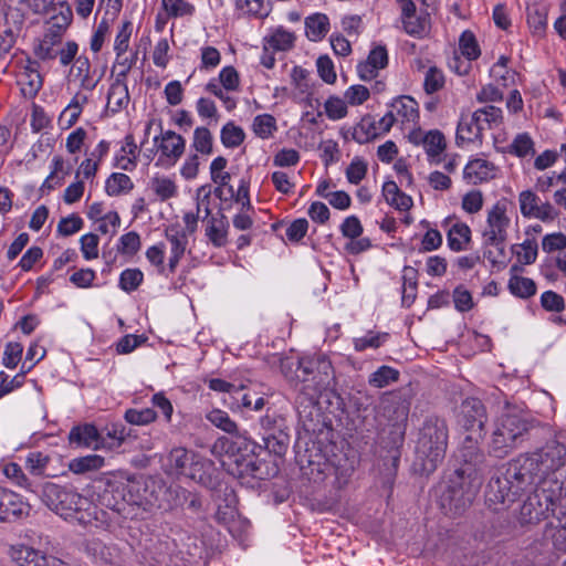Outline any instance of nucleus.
Returning a JSON list of instances; mask_svg holds the SVG:
<instances>
[{
	"instance_id": "42",
	"label": "nucleus",
	"mask_w": 566,
	"mask_h": 566,
	"mask_svg": "<svg viewBox=\"0 0 566 566\" xmlns=\"http://www.w3.org/2000/svg\"><path fill=\"white\" fill-rule=\"evenodd\" d=\"M134 184L129 176L122 172H113L105 182V191L111 197H117L129 192Z\"/></svg>"
},
{
	"instance_id": "27",
	"label": "nucleus",
	"mask_w": 566,
	"mask_h": 566,
	"mask_svg": "<svg viewBox=\"0 0 566 566\" xmlns=\"http://www.w3.org/2000/svg\"><path fill=\"white\" fill-rule=\"evenodd\" d=\"M229 221L220 210L216 216L207 220L206 237L216 248H222L228 242Z\"/></svg>"
},
{
	"instance_id": "11",
	"label": "nucleus",
	"mask_w": 566,
	"mask_h": 566,
	"mask_svg": "<svg viewBox=\"0 0 566 566\" xmlns=\"http://www.w3.org/2000/svg\"><path fill=\"white\" fill-rule=\"evenodd\" d=\"M566 457V447L555 439H549L543 448L533 452V475L539 479H554L553 475L563 464Z\"/></svg>"
},
{
	"instance_id": "22",
	"label": "nucleus",
	"mask_w": 566,
	"mask_h": 566,
	"mask_svg": "<svg viewBox=\"0 0 566 566\" xmlns=\"http://www.w3.org/2000/svg\"><path fill=\"white\" fill-rule=\"evenodd\" d=\"M216 472L217 469L211 460L196 453L185 475L208 489H216L219 484Z\"/></svg>"
},
{
	"instance_id": "30",
	"label": "nucleus",
	"mask_w": 566,
	"mask_h": 566,
	"mask_svg": "<svg viewBox=\"0 0 566 566\" xmlns=\"http://www.w3.org/2000/svg\"><path fill=\"white\" fill-rule=\"evenodd\" d=\"M495 167L492 163L476 158L470 160L463 170V177L473 185L486 181L494 177Z\"/></svg>"
},
{
	"instance_id": "47",
	"label": "nucleus",
	"mask_w": 566,
	"mask_h": 566,
	"mask_svg": "<svg viewBox=\"0 0 566 566\" xmlns=\"http://www.w3.org/2000/svg\"><path fill=\"white\" fill-rule=\"evenodd\" d=\"M398 378L399 371L397 369L390 366H381L370 375L368 382L375 388H382L397 381Z\"/></svg>"
},
{
	"instance_id": "44",
	"label": "nucleus",
	"mask_w": 566,
	"mask_h": 566,
	"mask_svg": "<svg viewBox=\"0 0 566 566\" xmlns=\"http://www.w3.org/2000/svg\"><path fill=\"white\" fill-rule=\"evenodd\" d=\"M244 130L233 122H228L221 128L220 139L222 145L227 148L239 147L244 142Z\"/></svg>"
},
{
	"instance_id": "41",
	"label": "nucleus",
	"mask_w": 566,
	"mask_h": 566,
	"mask_svg": "<svg viewBox=\"0 0 566 566\" xmlns=\"http://www.w3.org/2000/svg\"><path fill=\"white\" fill-rule=\"evenodd\" d=\"M104 465V458L98 454H88L70 461L69 469L75 474H85L96 471Z\"/></svg>"
},
{
	"instance_id": "14",
	"label": "nucleus",
	"mask_w": 566,
	"mask_h": 566,
	"mask_svg": "<svg viewBox=\"0 0 566 566\" xmlns=\"http://www.w3.org/2000/svg\"><path fill=\"white\" fill-rule=\"evenodd\" d=\"M128 490L129 506L135 509L137 514L138 509L149 511L156 507L158 503L157 491L159 480L148 476H138L126 481Z\"/></svg>"
},
{
	"instance_id": "8",
	"label": "nucleus",
	"mask_w": 566,
	"mask_h": 566,
	"mask_svg": "<svg viewBox=\"0 0 566 566\" xmlns=\"http://www.w3.org/2000/svg\"><path fill=\"white\" fill-rule=\"evenodd\" d=\"M479 439L472 434L464 438L457 454L459 465L453 473L465 479H474L478 483L482 484L488 464L485 454L479 448Z\"/></svg>"
},
{
	"instance_id": "58",
	"label": "nucleus",
	"mask_w": 566,
	"mask_h": 566,
	"mask_svg": "<svg viewBox=\"0 0 566 566\" xmlns=\"http://www.w3.org/2000/svg\"><path fill=\"white\" fill-rule=\"evenodd\" d=\"M367 169V163L360 157H355L346 169L347 180L358 185L365 178Z\"/></svg>"
},
{
	"instance_id": "54",
	"label": "nucleus",
	"mask_w": 566,
	"mask_h": 566,
	"mask_svg": "<svg viewBox=\"0 0 566 566\" xmlns=\"http://www.w3.org/2000/svg\"><path fill=\"white\" fill-rule=\"evenodd\" d=\"M85 552L96 562L108 563L111 560V548L98 538L88 539L85 544Z\"/></svg>"
},
{
	"instance_id": "64",
	"label": "nucleus",
	"mask_w": 566,
	"mask_h": 566,
	"mask_svg": "<svg viewBox=\"0 0 566 566\" xmlns=\"http://www.w3.org/2000/svg\"><path fill=\"white\" fill-rule=\"evenodd\" d=\"M542 248L547 253L563 252L566 250V235L562 232L546 234L542 240Z\"/></svg>"
},
{
	"instance_id": "63",
	"label": "nucleus",
	"mask_w": 566,
	"mask_h": 566,
	"mask_svg": "<svg viewBox=\"0 0 566 566\" xmlns=\"http://www.w3.org/2000/svg\"><path fill=\"white\" fill-rule=\"evenodd\" d=\"M49 462V455H45L42 452H31L27 457L25 467L31 474L42 475Z\"/></svg>"
},
{
	"instance_id": "29",
	"label": "nucleus",
	"mask_w": 566,
	"mask_h": 566,
	"mask_svg": "<svg viewBox=\"0 0 566 566\" xmlns=\"http://www.w3.org/2000/svg\"><path fill=\"white\" fill-rule=\"evenodd\" d=\"M196 452L186 448H174L166 458V472L170 475H185Z\"/></svg>"
},
{
	"instance_id": "32",
	"label": "nucleus",
	"mask_w": 566,
	"mask_h": 566,
	"mask_svg": "<svg viewBox=\"0 0 566 566\" xmlns=\"http://www.w3.org/2000/svg\"><path fill=\"white\" fill-rule=\"evenodd\" d=\"M401 10L403 30L410 35H419L424 31L422 20L417 17V8L412 0H397Z\"/></svg>"
},
{
	"instance_id": "18",
	"label": "nucleus",
	"mask_w": 566,
	"mask_h": 566,
	"mask_svg": "<svg viewBox=\"0 0 566 566\" xmlns=\"http://www.w3.org/2000/svg\"><path fill=\"white\" fill-rule=\"evenodd\" d=\"M461 424L467 431L475 432V438H483L484 426L488 421L486 409L478 398H467L461 405Z\"/></svg>"
},
{
	"instance_id": "26",
	"label": "nucleus",
	"mask_w": 566,
	"mask_h": 566,
	"mask_svg": "<svg viewBox=\"0 0 566 566\" xmlns=\"http://www.w3.org/2000/svg\"><path fill=\"white\" fill-rule=\"evenodd\" d=\"M420 135V133H412L410 135V139L415 144H419L421 142L428 157L430 158V161L439 164L441 161L440 155L444 151L447 147L443 134L440 130L434 129L428 132L421 138Z\"/></svg>"
},
{
	"instance_id": "23",
	"label": "nucleus",
	"mask_w": 566,
	"mask_h": 566,
	"mask_svg": "<svg viewBox=\"0 0 566 566\" xmlns=\"http://www.w3.org/2000/svg\"><path fill=\"white\" fill-rule=\"evenodd\" d=\"M18 84L25 98H34L43 86V78L40 74V64L35 60L28 59L18 76Z\"/></svg>"
},
{
	"instance_id": "49",
	"label": "nucleus",
	"mask_w": 566,
	"mask_h": 566,
	"mask_svg": "<svg viewBox=\"0 0 566 566\" xmlns=\"http://www.w3.org/2000/svg\"><path fill=\"white\" fill-rule=\"evenodd\" d=\"M544 539L551 541L557 551L566 552V525L547 523L544 530Z\"/></svg>"
},
{
	"instance_id": "7",
	"label": "nucleus",
	"mask_w": 566,
	"mask_h": 566,
	"mask_svg": "<svg viewBox=\"0 0 566 566\" xmlns=\"http://www.w3.org/2000/svg\"><path fill=\"white\" fill-rule=\"evenodd\" d=\"M260 436L263 447L277 457H283L290 446V427L286 418L276 410L268 409L259 419Z\"/></svg>"
},
{
	"instance_id": "2",
	"label": "nucleus",
	"mask_w": 566,
	"mask_h": 566,
	"mask_svg": "<svg viewBox=\"0 0 566 566\" xmlns=\"http://www.w3.org/2000/svg\"><path fill=\"white\" fill-rule=\"evenodd\" d=\"M39 496L51 511L64 520L74 521L83 526H98V522H104L105 512L99 511L87 497L72 488L45 482L40 486Z\"/></svg>"
},
{
	"instance_id": "62",
	"label": "nucleus",
	"mask_w": 566,
	"mask_h": 566,
	"mask_svg": "<svg viewBox=\"0 0 566 566\" xmlns=\"http://www.w3.org/2000/svg\"><path fill=\"white\" fill-rule=\"evenodd\" d=\"M452 296L455 310L461 313L470 311L474 305L471 293L463 285H458Z\"/></svg>"
},
{
	"instance_id": "3",
	"label": "nucleus",
	"mask_w": 566,
	"mask_h": 566,
	"mask_svg": "<svg viewBox=\"0 0 566 566\" xmlns=\"http://www.w3.org/2000/svg\"><path fill=\"white\" fill-rule=\"evenodd\" d=\"M449 440V428L446 419L429 416L419 429L416 444L415 468L420 474L433 473L442 463Z\"/></svg>"
},
{
	"instance_id": "38",
	"label": "nucleus",
	"mask_w": 566,
	"mask_h": 566,
	"mask_svg": "<svg viewBox=\"0 0 566 566\" xmlns=\"http://www.w3.org/2000/svg\"><path fill=\"white\" fill-rule=\"evenodd\" d=\"M480 140L476 118L472 113H462L457 127V143Z\"/></svg>"
},
{
	"instance_id": "5",
	"label": "nucleus",
	"mask_w": 566,
	"mask_h": 566,
	"mask_svg": "<svg viewBox=\"0 0 566 566\" xmlns=\"http://www.w3.org/2000/svg\"><path fill=\"white\" fill-rule=\"evenodd\" d=\"M482 484L474 479L450 474L440 495V506L451 517L461 516L473 503Z\"/></svg>"
},
{
	"instance_id": "48",
	"label": "nucleus",
	"mask_w": 566,
	"mask_h": 566,
	"mask_svg": "<svg viewBox=\"0 0 566 566\" xmlns=\"http://www.w3.org/2000/svg\"><path fill=\"white\" fill-rule=\"evenodd\" d=\"M192 147L202 155H210L213 151V138L207 127H197L193 132Z\"/></svg>"
},
{
	"instance_id": "13",
	"label": "nucleus",
	"mask_w": 566,
	"mask_h": 566,
	"mask_svg": "<svg viewBox=\"0 0 566 566\" xmlns=\"http://www.w3.org/2000/svg\"><path fill=\"white\" fill-rule=\"evenodd\" d=\"M512 253L516 256V263L511 266L509 281L510 292L517 297H531V280L520 275L524 265L531 263V239H525L522 244L512 245Z\"/></svg>"
},
{
	"instance_id": "55",
	"label": "nucleus",
	"mask_w": 566,
	"mask_h": 566,
	"mask_svg": "<svg viewBox=\"0 0 566 566\" xmlns=\"http://www.w3.org/2000/svg\"><path fill=\"white\" fill-rule=\"evenodd\" d=\"M157 413L151 408L128 409L125 412V420L135 426H145L155 421Z\"/></svg>"
},
{
	"instance_id": "39",
	"label": "nucleus",
	"mask_w": 566,
	"mask_h": 566,
	"mask_svg": "<svg viewBox=\"0 0 566 566\" xmlns=\"http://www.w3.org/2000/svg\"><path fill=\"white\" fill-rule=\"evenodd\" d=\"M448 245L454 251L459 252L465 250V244L471 240V230L468 224L458 222L453 224L447 234Z\"/></svg>"
},
{
	"instance_id": "46",
	"label": "nucleus",
	"mask_w": 566,
	"mask_h": 566,
	"mask_svg": "<svg viewBox=\"0 0 566 566\" xmlns=\"http://www.w3.org/2000/svg\"><path fill=\"white\" fill-rule=\"evenodd\" d=\"M268 44L276 51H287L293 48L295 35L282 27L275 29L266 39Z\"/></svg>"
},
{
	"instance_id": "52",
	"label": "nucleus",
	"mask_w": 566,
	"mask_h": 566,
	"mask_svg": "<svg viewBox=\"0 0 566 566\" xmlns=\"http://www.w3.org/2000/svg\"><path fill=\"white\" fill-rule=\"evenodd\" d=\"M151 189L160 198L161 201H166L177 196L176 184L166 177H155L151 180Z\"/></svg>"
},
{
	"instance_id": "34",
	"label": "nucleus",
	"mask_w": 566,
	"mask_h": 566,
	"mask_svg": "<svg viewBox=\"0 0 566 566\" xmlns=\"http://www.w3.org/2000/svg\"><path fill=\"white\" fill-rule=\"evenodd\" d=\"M129 93L126 82L114 81L107 93V109L113 114L123 111L129 103Z\"/></svg>"
},
{
	"instance_id": "33",
	"label": "nucleus",
	"mask_w": 566,
	"mask_h": 566,
	"mask_svg": "<svg viewBox=\"0 0 566 566\" xmlns=\"http://www.w3.org/2000/svg\"><path fill=\"white\" fill-rule=\"evenodd\" d=\"M99 439L101 437L97 428L91 423L76 426L72 428L69 433L70 443L76 444L77 447H94L96 449L99 446Z\"/></svg>"
},
{
	"instance_id": "10",
	"label": "nucleus",
	"mask_w": 566,
	"mask_h": 566,
	"mask_svg": "<svg viewBox=\"0 0 566 566\" xmlns=\"http://www.w3.org/2000/svg\"><path fill=\"white\" fill-rule=\"evenodd\" d=\"M244 447L243 443L240 452L232 453L235 458L229 472L242 484H250L252 480H266L269 478L266 463L255 455V449L251 450L252 446H249L248 450Z\"/></svg>"
},
{
	"instance_id": "56",
	"label": "nucleus",
	"mask_w": 566,
	"mask_h": 566,
	"mask_svg": "<svg viewBox=\"0 0 566 566\" xmlns=\"http://www.w3.org/2000/svg\"><path fill=\"white\" fill-rule=\"evenodd\" d=\"M163 8L171 17L191 15L195 7L185 0H161Z\"/></svg>"
},
{
	"instance_id": "57",
	"label": "nucleus",
	"mask_w": 566,
	"mask_h": 566,
	"mask_svg": "<svg viewBox=\"0 0 566 566\" xmlns=\"http://www.w3.org/2000/svg\"><path fill=\"white\" fill-rule=\"evenodd\" d=\"M230 398L232 400L229 402L230 408L232 410L242 411L243 409H251L252 398H254V396L253 391H244L243 387H235Z\"/></svg>"
},
{
	"instance_id": "12",
	"label": "nucleus",
	"mask_w": 566,
	"mask_h": 566,
	"mask_svg": "<svg viewBox=\"0 0 566 566\" xmlns=\"http://www.w3.org/2000/svg\"><path fill=\"white\" fill-rule=\"evenodd\" d=\"M127 483L117 480H107L98 500L103 506L109 509L125 520L137 517L135 509L129 506Z\"/></svg>"
},
{
	"instance_id": "61",
	"label": "nucleus",
	"mask_w": 566,
	"mask_h": 566,
	"mask_svg": "<svg viewBox=\"0 0 566 566\" xmlns=\"http://www.w3.org/2000/svg\"><path fill=\"white\" fill-rule=\"evenodd\" d=\"M55 35L45 34L43 40L34 48V54L42 61L54 60L57 56V51L54 50Z\"/></svg>"
},
{
	"instance_id": "37",
	"label": "nucleus",
	"mask_w": 566,
	"mask_h": 566,
	"mask_svg": "<svg viewBox=\"0 0 566 566\" xmlns=\"http://www.w3.org/2000/svg\"><path fill=\"white\" fill-rule=\"evenodd\" d=\"M306 36L311 41H321L329 30L328 17L324 13H314L305 19Z\"/></svg>"
},
{
	"instance_id": "31",
	"label": "nucleus",
	"mask_w": 566,
	"mask_h": 566,
	"mask_svg": "<svg viewBox=\"0 0 566 566\" xmlns=\"http://www.w3.org/2000/svg\"><path fill=\"white\" fill-rule=\"evenodd\" d=\"M472 116L476 118L478 133L480 136V142H482L485 130H491L501 124L502 109L496 106L489 105L476 109L472 113Z\"/></svg>"
},
{
	"instance_id": "4",
	"label": "nucleus",
	"mask_w": 566,
	"mask_h": 566,
	"mask_svg": "<svg viewBox=\"0 0 566 566\" xmlns=\"http://www.w3.org/2000/svg\"><path fill=\"white\" fill-rule=\"evenodd\" d=\"M527 431V413L515 408L507 409L495 421L489 443V454L504 459L524 440Z\"/></svg>"
},
{
	"instance_id": "24",
	"label": "nucleus",
	"mask_w": 566,
	"mask_h": 566,
	"mask_svg": "<svg viewBox=\"0 0 566 566\" xmlns=\"http://www.w3.org/2000/svg\"><path fill=\"white\" fill-rule=\"evenodd\" d=\"M528 461L530 457L526 453L512 460L507 465L504 478L513 481V484L510 485L514 490V496L517 495L520 492L524 491L526 486L531 483V463H528Z\"/></svg>"
},
{
	"instance_id": "16",
	"label": "nucleus",
	"mask_w": 566,
	"mask_h": 566,
	"mask_svg": "<svg viewBox=\"0 0 566 566\" xmlns=\"http://www.w3.org/2000/svg\"><path fill=\"white\" fill-rule=\"evenodd\" d=\"M560 491L562 484L557 479H539L533 490V500H536V505L533 503V511L538 520L541 516L547 518L549 513H554L555 502Z\"/></svg>"
},
{
	"instance_id": "51",
	"label": "nucleus",
	"mask_w": 566,
	"mask_h": 566,
	"mask_svg": "<svg viewBox=\"0 0 566 566\" xmlns=\"http://www.w3.org/2000/svg\"><path fill=\"white\" fill-rule=\"evenodd\" d=\"M459 49L461 54L469 60H476L481 54L475 35L470 30L462 32L459 39Z\"/></svg>"
},
{
	"instance_id": "36",
	"label": "nucleus",
	"mask_w": 566,
	"mask_h": 566,
	"mask_svg": "<svg viewBox=\"0 0 566 566\" xmlns=\"http://www.w3.org/2000/svg\"><path fill=\"white\" fill-rule=\"evenodd\" d=\"M380 135L375 118L367 114L353 127L352 138L358 144H366Z\"/></svg>"
},
{
	"instance_id": "50",
	"label": "nucleus",
	"mask_w": 566,
	"mask_h": 566,
	"mask_svg": "<svg viewBox=\"0 0 566 566\" xmlns=\"http://www.w3.org/2000/svg\"><path fill=\"white\" fill-rule=\"evenodd\" d=\"M252 129L258 137L266 139L276 130V120L270 114L258 115L253 119Z\"/></svg>"
},
{
	"instance_id": "19",
	"label": "nucleus",
	"mask_w": 566,
	"mask_h": 566,
	"mask_svg": "<svg viewBox=\"0 0 566 566\" xmlns=\"http://www.w3.org/2000/svg\"><path fill=\"white\" fill-rule=\"evenodd\" d=\"M29 513L30 505L19 494L0 486V522H14Z\"/></svg>"
},
{
	"instance_id": "6",
	"label": "nucleus",
	"mask_w": 566,
	"mask_h": 566,
	"mask_svg": "<svg viewBox=\"0 0 566 566\" xmlns=\"http://www.w3.org/2000/svg\"><path fill=\"white\" fill-rule=\"evenodd\" d=\"M506 201H497L488 214V228L483 232L485 247H493L496 253L491 249L484 251L486 258L493 265L505 264L506 255L504 252V243L506 240V229L510 219L506 216Z\"/></svg>"
},
{
	"instance_id": "43",
	"label": "nucleus",
	"mask_w": 566,
	"mask_h": 566,
	"mask_svg": "<svg viewBox=\"0 0 566 566\" xmlns=\"http://www.w3.org/2000/svg\"><path fill=\"white\" fill-rule=\"evenodd\" d=\"M392 109L402 118V122H416L419 117L418 103L410 96H400L391 104Z\"/></svg>"
},
{
	"instance_id": "25",
	"label": "nucleus",
	"mask_w": 566,
	"mask_h": 566,
	"mask_svg": "<svg viewBox=\"0 0 566 566\" xmlns=\"http://www.w3.org/2000/svg\"><path fill=\"white\" fill-rule=\"evenodd\" d=\"M188 496V490L177 484L167 485L165 482L159 480L157 497V509L164 511H170L179 506L185 505V499Z\"/></svg>"
},
{
	"instance_id": "59",
	"label": "nucleus",
	"mask_w": 566,
	"mask_h": 566,
	"mask_svg": "<svg viewBox=\"0 0 566 566\" xmlns=\"http://www.w3.org/2000/svg\"><path fill=\"white\" fill-rule=\"evenodd\" d=\"M541 306L547 312L560 313L565 308V300L554 291H546L541 295Z\"/></svg>"
},
{
	"instance_id": "1",
	"label": "nucleus",
	"mask_w": 566,
	"mask_h": 566,
	"mask_svg": "<svg viewBox=\"0 0 566 566\" xmlns=\"http://www.w3.org/2000/svg\"><path fill=\"white\" fill-rule=\"evenodd\" d=\"M281 370L286 378L296 379L303 388L296 397V410L301 418L311 417L322 391L336 385V378L331 360L323 354L306 356L292 361L286 358L281 361Z\"/></svg>"
},
{
	"instance_id": "21",
	"label": "nucleus",
	"mask_w": 566,
	"mask_h": 566,
	"mask_svg": "<svg viewBox=\"0 0 566 566\" xmlns=\"http://www.w3.org/2000/svg\"><path fill=\"white\" fill-rule=\"evenodd\" d=\"M11 557L19 566H69L60 558L25 545L12 547Z\"/></svg>"
},
{
	"instance_id": "15",
	"label": "nucleus",
	"mask_w": 566,
	"mask_h": 566,
	"mask_svg": "<svg viewBox=\"0 0 566 566\" xmlns=\"http://www.w3.org/2000/svg\"><path fill=\"white\" fill-rule=\"evenodd\" d=\"M310 474L313 476L315 482H322L326 480L328 476L334 475V485L337 489H343L347 485L352 474L353 467L347 463V460H344V463L339 460L338 462H333L329 460H324L323 462L310 461Z\"/></svg>"
},
{
	"instance_id": "20",
	"label": "nucleus",
	"mask_w": 566,
	"mask_h": 566,
	"mask_svg": "<svg viewBox=\"0 0 566 566\" xmlns=\"http://www.w3.org/2000/svg\"><path fill=\"white\" fill-rule=\"evenodd\" d=\"M159 140V161L175 165L185 153L186 139L174 130H161L160 136L154 138V143L157 144Z\"/></svg>"
},
{
	"instance_id": "35",
	"label": "nucleus",
	"mask_w": 566,
	"mask_h": 566,
	"mask_svg": "<svg viewBox=\"0 0 566 566\" xmlns=\"http://www.w3.org/2000/svg\"><path fill=\"white\" fill-rule=\"evenodd\" d=\"M72 72H75V76L80 78V87L85 91H93L99 82L98 78H93L92 67L90 59L86 55H80L76 57Z\"/></svg>"
},
{
	"instance_id": "53",
	"label": "nucleus",
	"mask_w": 566,
	"mask_h": 566,
	"mask_svg": "<svg viewBox=\"0 0 566 566\" xmlns=\"http://www.w3.org/2000/svg\"><path fill=\"white\" fill-rule=\"evenodd\" d=\"M143 280L144 274L139 269H126L120 273L118 285L123 291L130 293L139 287Z\"/></svg>"
},
{
	"instance_id": "9",
	"label": "nucleus",
	"mask_w": 566,
	"mask_h": 566,
	"mask_svg": "<svg viewBox=\"0 0 566 566\" xmlns=\"http://www.w3.org/2000/svg\"><path fill=\"white\" fill-rule=\"evenodd\" d=\"M206 419L218 429L231 434V439L224 437L219 438L216 443V446H219L227 453L240 452L243 443L245 450H248L249 446H252L251 450H254V448L262 449V446L251 441L245 433L239 431L238 424L226 411L212 409L207 412Z\"/></svg>"
},
{
	"instance_id": "60",
	"label": "nucleus",
	"mask_w": 566,
	"mask_h": 566,
	"mask_svg": "<svg viewBox=\"0 0 566 566\" xmlns=\"http://www.w3.org/2000/svg\"><path fill=\"white\" fill-rule=\"evenodd\" d=\"M444 84L443 73L436 66H431L424 76L423 88L427 94H432L442 88Z\"/></svg>"
},
{
	"instance_id": "28",
	"label": "nucleus",
	"mask_w": 566,
	"mask_h": 566,
	"mask_svg": "<svg viewBox=\"0 0 566 566\" xmlns=\"http://www.w3.org/2000/svg\"><path fill=\"white\" fill-rule=\"evenodd\" d=\"M510 484H513L510 479L497 474L492 475L485 490V499L489 505L504 504L510 495H513L514 490Z\"/></svg>"
},
{
	"instance_id": "40",
	"label": "nucleus",
	"mask_w": 566,
	"mask_h": 566,
	"mask_svg": "<svg viewBox=\"0 0 566 566\" xmlns=\"http://www.w3.org/2000/svg\"><path fill=\"white\" fill-rule=\"evenodd\" d=\"M165 237L170 243V253L184 256L187 245L188 235L179 224H171L166 228Z\"/></svg>"
},
{
	"instance_id": "45",
	"label": "nucleus",
	"mask_w": 566,
	"mask_h": 566,
	"mask_svg": "<svg viewBox=\"0 0 566 566\" xmlns=\"http://www.w3.org/2000/svg\"><path fill=\"white\" fill-rule=\"evenodd\" d=\"M8 28L0 33V60L11 51L17 42V31H20L23 21H6Z\"/></svg>"
},
{
	"instance_id": "17",
	"label": "nucleus",
	"mask_w": 566,
	"mask_h": 566,
	"mask_svg": "<svg viewBox=\"0 0 566 566\" xmlns=\"http://www.w3.org/2000/svg\"><path fill=\"white\" fill-rule=\"evenodd\" d=\"M410 401L398 394H385L377 407V417H382L389 423L399 426L408 419Z\"/></svg>"
}]
</instances>
